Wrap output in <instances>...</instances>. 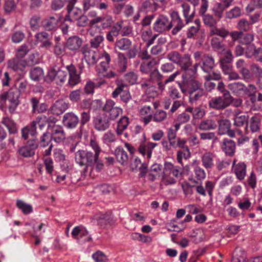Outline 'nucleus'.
Segmentation results:
<instances>
[{
  "instance_id": "nucleus-1",
  "label": "nucleus",
  "mask_w": 262,
  "mask_h": 262,
  "mask_svg": "<svg viewBox=\"0 0 262 262\" xmlns=\"http://www.w3.org/2000/svg\"><path fill=\"white\" fill-rule=\"evenodd\" d=\"M97 158L93 152L87 150H79L75 154L76 163L80 167H85L82 172L84 176L86 175L89 167L93 166L94 161Z\"/></svg>"
},
{
  "instance_id": "nucleus-2",
  "label": "nucleus",
  "mask_w": 262,
  "mask_h": 262,
  "mask_svg": "<svg viewBox=\"0 0 262 262\" xmlns=\"http://www.w3.org/2000/svg\"><path fill=\"white\" fill-rule=\"evenodd\" d=\"M196 75L183 74L179 86L183 94L193 92L203 87L202 83L195 79Z\"/></svg>"
},
{
  "instance_id": "nucleus-3",
  "label": "nucleus",
  "mask_w": 262,
  "mask_h": 262,
  "mask_svg": "<svg viewBox=\"0 0 262 262\" xmlns=\"http://www.w3.org/2000/svg\"><path fill=\"white\" fill-rule=\"evenodd\" d=\"M229 90L235 96L242 97L248 96H254L256 92V87L253 84H249L247 86L241 82H234L228 85Z\"/></svg>"
},
{
  "instance_id": "nucleus-4",
  "label": "nucleus",
  "mask_w": 262,
  "mask_h": 262,
  "mask_svg": "<svg viewBox=\"0 0 262 262\" xmlns=\"http://www.w3.org/2000/svg\"><path fill=\"white\" fill-rule=\"evenodd\" d=\"M194 59L198 61L195 64L200 66L203 71L205 73L211 72L215 67V59L210 54H204L200 51H197L193 54Z\"/></svg>"
},
{
  "instance_id": "nucleus-5",
  "label": "nucleus",
  "mask_w": 262,
  "mask_h": 262,
  "mask_svg": "<svg viewBox=\"0 0 262 262\" xmlns=\"http://www.w3.org/2000/svg\"><path fill=\"white\" fill-rule=\"evenodd\" d=\"M183 170L178 166H175L170 162H165L164 163L163 181L166 185H171L176 183V180L174 178L168 177L172 175L176 178L182 176Z\"/></svg>"
},
{
  "instance_id": "nucleus-6",
  "label": "nucleus",
  "mask_w": 262,
  "mask_h": 262,
  "mask_svg": "<svg viewBox=\"0 0 262 262\" xmlns=\"http://www.w3.org/2000/svg\"><path fill=\"white\" fill-rule=\"evenodd\" d=\"M20 95L19 91L16 88H13L1 96V98L2 100H7L9 101L10 104L8 106V110L11 114L14 112L19 103V98Z\"/></svg>"
},
{
  "instance_id": "nucleus-7",
  "label": "nucleus",
  "mask_w": 262,
  "mask_h": 262,
  "mask_svg": "<svg viewBox=\"0 0 262 262\" xmlns=\"http://www.w3.org/2000/svg\"><path fill=\"white\" fill-rule=\"evenodd\" d=\"M104 115L110 120L114 121L123 113L122 109L116 105V103L112 99H107L102 106Z\"/></svg>"
},
{
  "instance_id": "nucleus-8",
  "label": "nucleus",
  "mask_w": 262,
  "mask_h": 262,
  "mask_svg": "<svg viewBox=\"0 0 262 262\" xmlns=\"http://www.w3.org/2000/svg\"><path fill=\"white\" fill-rule=\"evenodd\" d=\"M192 63L190 55L185 54L181 56L177 65L184 71L183 74L197 75L198 64L195 63L192 66Z\"/></svg>"
},
{
  "instance_id": "nucleus-9",
  "label": "nucleus",
  "mask_w": 262,
  "mask_h": 262,
  "mask_svg": "<svg viewBox=\"0 0 262 262\" xmlns=\"http://www.w3.org/2000/svg\"><path fill=\"white\" fill-rule=\"evenodd\" d=\"M261 124V116L257 113L248 119L244 128L245 135L258 133L260 131Z\"/></svg>"
},
{
  "instance_id": "nucleus-10",
  "label": "nucleus",
  "mask_w": 262,
  "mask_h": 262,
  "mask_svg": "<svg viewBox=\"0 0 262 262\" xmlns=\"http://www.w3.org/2000/svg\"><path fill=\"white\" fill-rule=\"evenodd\" d=\"M152 27L155 32L163 33L171 30L172 24L166 15L160 14L156 18Z\"/></svg>"
},
{
  "instance_id": "nucleus-11",
  "label": "nucleus",
  "mask_w": 262,
  "mask_h": 262,
  "mask_svg": "<svg viewBox=\"0 0 262 262\" xmlns=\"http://www.w3.org/2000/svg\"><path fill=\"white\" fill-rule=\"evenodd\" d=\"M80 52L83 55L82 59L86 62L89 67L94 66L100 59V56L98 53L88 45L83 46L80 50Z\"/></svg>"
},
{
  "instance_id": "nucleus-12",
  "label": "nucleus",
  "mask_w": 262,
  "mask_h": 262,
  "mask_svg": "<svg viewBox=\"0 0 262 262\" xmlns=\"http://www.w3.org/2000/svg\"><path fill=\"white\" fill-rule=\"evenodd\" d=\"M67 73L59 68L55 66L50 70L47 75V80L49 81L55 80L58 84H61L65 82Z\"/></svg>"
},
{
  "instance_id": "nucleus-13",
  "label": "nucleus",
  "mask_w": 262,
  "mask_h": 262,
  "mask_svg": "<svg viewBox=\"0 0 262 262\" xmlns=\"http://www.w3.org/2000/svg\"><path fill=\"white\" fill-rule=\"evenodd\" d=\"M71 235L74 239L84 243L92 240L91 235L89 234L88 230L82 225L75 226L72 231Z\"/></svg>"
},
{
  "instance_id": "nucleus-14",
  "label": "nucleus",
  "mask_w": 262,
  "mask_h": 262,
  "mask_svg": "<svg viewBox=\"0 0 262 262\" xmlns=\"http://www.w3.org/2000/svg\"><path fill=\"white\" fill-rule=\"evenodd\" d=\"M83 10L86 12L92 8L96 7L101 11H107L109 8V3L102 0H83Z\"/></svg>"
},
{
  "instance_id": "nucleus-15",
  "label": "nucleus",
  "mask_w": 262,
  "mask_h": 262,
  "mask_svg": "<svg viewBox=\"0 0 262 262\" xmlns=\"http://www.w3.org/2000/svg\"><path fill=\"white\" fill-rule=\"evenodd\" d=\"M235 67L244 81L249 82L253 79V75L250 70L247 68V63L245 60H237L235 63Z\"/></svg>"
},
{
  "instance_id": "nucleus-16",
  "label": "nucleus",
  "mask_w": 262,
  "mask_h": 262,
  "mask_svg": "<svg viewBox=\"0 0 262 262\" xmlns=\"http://www.w3.org/2000/svg\"><path fill=\"white\" fill-rule=\"evenodd\" d=\"M232 170L239 181L245 179L247 174V165L244 162H238L234 159L232 162Z\"/></svg>"
},
{
  "instance_id": "nucleus-17",
  "label": "nucleus",
  "mask_w": 262,
  "mask_h": 262,
  "mask_svg": "<svg viewBox=\"0 0 262 262\" xmlns=\"http://www.w3.org/2000/svg\"><path fill=\"white\" fill-rule=\"evenodd\" d=\"M94 128L98 131H104L110 126V120L104 115L99 114L93 118Z\"/></svg>"
},
{
  "instance_id": "nucleus-18",
  "label": "nucleus",
  "mask_w": 262,
  "mask_h": 262,
  "mask_svg": "<svg viewBox=\"0 0 262 262\" xmlns=\"http://www.w3.org/2000/svg\"><path fill=\"white\" fill-rule=\"evenodd\" d=\"M38 146V144L36 140H30L27 145L18 148V152L24 157H30L34 155L35 150Z\"/></svg>"
},
{
  "instance_id": "nucleus-19",
  "label": "nucleus",
  "mask_w": 262,
  "mask_h": 262,
  "mask_svg": "<svg viewBox=\"0 0 262 262\" xmlns=\"http://www.w3.org/2000/svg\"><path fill=\"white\" fill-rule=\"evenodd\" d=\"M125 87L126 86L124 84H118L112 94V97L116 98L120 95L121 100L127 103L132 99V96L129 91L124 90Z\"/></svg>"
},
{
  "instance_id": "nucleus-20",
  "label": "nucleus",
  "mask_w": 262,
  "mask_h": 262,
  "mask_svg": "<svg viewBox=\"0 0 262 262\" xmlns=\"http://www.w3.org/2000/svg\"><path fill=\"white\" fill-rule=\"evenodd\" d=\"M216 155L211 151H206L201 157V160L203 166L206 169H212L214 165V162L216 159Z\"/></svg>"
},
{
  "instance_id": "nucleus-21",
  "label": "nucleus",
  "mask_w": 262,
  "mask_h": 262,
  "mask_svg": "<svg viewBox=\"0 0 262 262\" xmlns=\"http://www.w3.org/2000/svg\"><path fill=\"white\" fill-rule=\"evenodd\" d=\"M170 17L171 20L170 21L171 22L172 27L173 26L174 27L172 30L171 33L173 35L177 34L184 27V24L181 18L179 13L177 11H172L170 13Z\"/></svg>"
},
{
  "instance_id": "nucleus-22",
  "label": "nucleus",
  "mask_w": 262,
  "mask_h": 262,
  "mask_svg": "<svg viewBox=\"0 0 262 262\" xmlns=\"http://www.w3.org/2000/svg\"><path fill=\"white\" fill-rule=\"evenodd\" d=\"M66 69L69 75L68 85L73 87L80 82V74L78 73L76 67L72 64L67 66Z\"/></svg>"
},
{
  "instance_id": "nucleus-23",
  "label": "nucleus",
  "mask_w": 262,
  "mask_h": 262,
  "mask_svg": "<svg viewBox=\"0 0 262 262\" xmlns=\"http://www.w3.org/2000/svg\"><path fill=\"white\" fill-rule=\"evenodd\" d=\"M28 66V62L25 59L17 57L12 58L8 61V67L14 71H23Z\"/></svg>"
},
{
  "instance_id": "nucleus-24",
  "label": "nucleus",
  "mask_w": 262,
  "mask_h": 262,
  "mask_svg": "<svg viewBox=\"0 0 262 262\" xmlns=\"http://www.w3.org/2000/svg\"><path fill=\"white\" fill-rule=\"evenodd\" d=\"M60 22V18L57 16H52L45 19L42 22V26L46 31L56 30Z\"/></svg>"
},
{
  "instance_id": "nucleus-25",
  "label": "nucleus",
  "mask_w": 262,
  "mask_h": 262,
  "mask_svg": "<svg viewBox=\"0 0 262 262\" xmlns=\"http://www.w3.org/2000/svg\"><path fill=\"white\" fill-rule=\"evenodd\" d=\"M51 137L52 139L56 143L62 142L66 138L62 127L58 125H54L51 128Z\"/></svg>"
},
{
  "instance_id": "nucleus-26",
  "label": "nucleus",
  "mask_w": 262,
  "mask_h": 262,
  "mask_svg": "<svg viewBox=\"0 0 262 262\" xmlns=\"http://www.w3.org/2000/svg\"><path fill=\"white\" fill-rule=\"evenodd\" d=\"M79 121L78 117L73 113H67L63 117V125L68 128L71 129L76 127Z\"/></svg>"
},
{
  "instance_id": "nucleus-27",
  "label": "nucleus",
  "mask_w": 262,
  "mask_h": 262,
  "mask_svg": "<svg viewBox=\"0 0 262 262\" xmlns=\"http://www.w3.org/2000/svg\"><path fill=\"white\" fill-rule=\"evenodd\" d=\"M49 34L46 32L37 33L35 35L37 43H40V47L48 50L50 48L52 42L49 39Z\"/></svg>"
},
{
  "instance_id": "nucleus-28",
  "label": "nucleus",
  "mask_w": 262,
  "mask_h": 262,
  "mask_svg": "<svg viewBox=\"0 0 262 262\" xmlns=\"http://www.w3.org/2000/svg\"><path fill=\"white\" fill-rule=\"evenodd\" d=\"M69 104L63 99L58 100L52 106L51 110L53 114L60 115L68 108Z\"/></svg>"
},
{
  "instance_id": "nucleus-29",
  "label": "nucleus",
  "mask_w": 262,
  "mask_h": 262,
  "mask_svg": "<svg viewBox=\"0 0 262 262\" xmlns=\"http://www.w3.org/2000/svg\"><path fill=\"white\" fill-rule=\"evenodd\" d=\"M191 166L195 178L198 181H202L206 177L205 170L200 166V162L197 160H193L191 163Z\"/></svg>"
},
{
  "instance_id": "nucleus-30",
  "label": "nucleus",
  "mask_w": 262,
  "mask_h": 262,
  "mask_svg": "<svg viewBox=\"0 0 262 262\" xmlns=\"http://www.w3.org/2000/svg\"><path fill=\"white\" fill-rule=\"evenodd\" d=\"M131 168L133 170L139 171V176L143 177L147 173V165L142 163L138 157H135L131 163Z\"/></svg>"
},
{
  "instance_id": "nucleus-31",
  "label": "nucleus",
  "mask_w": 262,
  "mask_h": 262,
  "mask_svg": "<svg viewBox=\"0 0 262 262\" xmlns=\"http://www.w3.org/2000/svg\"><path fill=\"white\" fill-rule=\"evenodd\" d=\"M208 104L210 107L217 110L224 109L229 105V103L220 96L212 98Z\"/></svg>"
},
{
  "instance_id": "nucleus-32",
  "label": "nucleus",
  "mask_w": 262,
  "mask_h": 262,
  "mask_svg": "<svg viewBox=\"0 0 262 262\" xmlns=\"http://www.w3.org/2000/svg\"><path fill=\"white\" fill-rule=\"evenodd\" d=\"M114 155L117 162L122 165L127 164L128 155L121 146L117 147L114 150Z\"/></svg>"
},
{
  "instance_id": "nucleus-33",
  "label": "nucleus",
  "mask_w": 262,
  "mask_h": 262,
  "mask_svg": "<svg viewBox=\"0 0 262 262\" xmlns=\"http://www.w3.org/2000/svg\"><path fill=\"white\" fill-rule=\"evenodd\" d=\"M157 145V143L148 142L140 145L138 151L143 157H146L147 159H150L153 149Z\"/></svg>"
},
{
  "instance_id": "nucleus-34",
  "label": "nucleus",
  "mask_w": 262,
  "mask_h": 262,
  "mask_svg": "<svg viewBox=\"0 0 262 262\" xmlns=\"http://www.w3.org/2000/svg\"><path fill=\"white\" fill-rule=\"evenodd\" d=\"M82 43V40L77 36H73L68 38L66 46L70 50L76 51L78 50Z\"/></svg>"
},
{
  "instance_id": "nucleus-35",
  "label": "nucleus",
  "mask_w": 262,
  "mask_h": 262,
  "mask_svg": "<svg viewBox=\"0 0 262 262\" xmlns=\"http://www.w3.org/2000/svg\"><path fill=\"white\" fill-rule=\"evenodd\" d=\"M211 46L214 51L219 54H223L227 49L226 45L217 37H213L210 41Z\"/></svg>"
},
{
  "instance_id": "nucleus-36",
  "label": "nucleus",
  "mask_w": 262,
  "mask_h": 262,
  "mask_svg": "<svg viewBox=\"0 0 262 262\" xmlns=\"http://www.w3.org/2000/svg\"><path fill=\"white\" fill-rule=\"evenodd\" d=\"M158 63L155 58H152L149 61L142 62L140 66V71L143 74H150L155 69V67Z\"/></svg>"
},
{
  "instance_id": "nucleus-37",
  "label": "nucleus",
  "mask_w": 262,
  "mask_h": 262,
  "mask_svg": "<svg viewBox=\"0 0 262 262\" xmlns=\"http://www.w3.org/2000/svg\"><path fill=\"white\" fill-rule=\"evenodd\" d=\"M108 65L109 64H106L104 61H101L98 70V73L105 78L109 79L114 78L116 76V73L112 70L107 71Z\"/></svg>"
},
{
  "instance_id": "nucleus-38",
  "label": "nucleus",
  "mask_w": 262,
  "mask_h": 262,
  "mask_svg": "<svg viewBox=\"0 0 262 262\" xmlns=\"http://www.w3.org/2000/svg\"><path fill=\"white\" fill-rule=\"evenodd\" d=\"M221 146L226 155L229 156H232L234 155L235 150V143L232 140L224 139Z\"/></svg>"
},
{
  "instance_id": "nucleus-39",
  "label": "nucleus",
  "mask_w": 262,
  "mask_h": 262,
  "mask_svg": "<svg viewBox=\"0 0 262 262\" xmlns=\"http://www.w3.org/2000/svg\"><path fill=\"white\" fill-rule=\"evenodd\" d=\"M157 36V34H153L151 29L144 30L141 33V38L144 42H146V46L147 48L153 44Z\"/></svg>"
},
{
  "instance_id": "nucleus-40",
  "label": "nucleus",
  "mask_w": 262,
  "mask_h": 262,
  "mask_svg": "<svg viewBox=\"0 0 262 262\" xmlns=\"http://www.w3.org/2000/svg\"><path fill=\"white\" fill-rule=\"evenodd\" d=\"M186 112L192 114V117L195 119H201L205 115V110L201 106L195 108L189 106L186 108Z\"/></svg>"
},
{
  "instance_id": "nucleus-41",
  "label": "nucleus",
  "mask_w": 262,
  "mask_h": 262,
  "mask_svg": "<svg viewBox=\"0 0 262 262\" xmlns=\"http://www.w3.org/2000/svg\"><path fill=\"white\" fill-rule=\"evenodd\" d=\"M94 22H95L96 25L100 23V28L101 27L102 29H105L112 27L113 24V20L112 16L107 15L97 17Z\"/></svg>"
},
{
  "instance_id": "nucleus-42",
  "label": "nucleus",
  "mask_w": 262,
  "mask_h": 262,
  "mask_svg": "<svg viewBox=\"0 0 262 262\" xmlns=\"http://www.w3.org/2000/svg\"><path fill=\"white\" fill-rule=\"evenodd\" d=\"M129 124L128 118L126 116H122L117 122V125L115 129L118 136L122 135L123 132L127 128Z\"/></svg>"
},
{
  "instance_id": "nucleus-43",
  "label": "nucleus",
  "mask_w": 262,
  "mask_h": 262,
  "mask_svg": "<svg viewBox=\"0 0 262 262\" xmlns=\"http://www.w3.org/2000/svg\"><path fill=\"white\" fill-rule=\"evenodd\" d=\"M132 46V41L127 38H122L116 40L115 47L121 51L128 50Z\"/></svg>"
},
{
  "instance_id": "nucleus-44",
  "label": "nucleus",
  "mask_w": 262,
  "mask_h": 262,
  "mask_svg": "<svg viewBox=\"0 0 262 262\" xmlns=\"http://www.w3.org/2000/svg\"><path fill=\"white\" fill-rule=\"evenodd\" d=\"M217 125L215 121L212 119H206L201 121L199 125V129L201 130H213Z\"/></svg>"
},
{
  "instance_id": "nucleus-45",
  "label": "nucleus",
  "mask_w": 262,
  "mask_h": 262,
  "mask_svg": "<svg viewBox=\"0 0 262 262\" xmlns=\"http://www.w3.org/2000/svg\"><path fill=\"white\" fill-rule=\"evenodd\" d=\"M140 11L148 12H154L158 9V7L156 4H155L150 0H146L143 2L140 7Z\"/></svg>"
},
{
  "instance_id": "nucleus-46",
  "label": "nucleus",
  "mask_w": 262,
  "mask_h": 262,
  "mask_svg": "<svg viewBox=\"0 0 262 262\" xmlns=\"http://www.w3.org/2000/svg\"><path fill=\"white\" fill-rule=\"evenodd\" d=\"M182 8L183 9V14L185 18V21L187 24L191 21L195 14L194 10L191 11L190 6L187 3H183L182 4Z\"/></svg>"
},
{
  "instance_id": "nucleus-47",
  "label": "nucleus",
  "mask_w": 262,
  "mask_h": 262,
  "mask_svg": "<svg viewBox=\"0 0 262 262\" xmlns=\"http://www.w3.org/2000/svg\"><path fill=\"white\" fill-rule=\"evenodd\" d=\"M163 78V76L160 73L158 69L155 68L152 72L149 74L148 79L154 83L155 86L156 84H158L159 86L161 85V81Z\"/></svg>"
},
{
  "instance_id": "nucleus-48",
  "label": "nucleus",
  "mask_w": 262,
  "mask_h": 262,
  "mask_svg": "<svg viewBox=\"0 0 262 262\" xmlns=\"http://www.w3.org/2000/svg\"><path fill=\"white\" fill-rule=\"evenodd\" d=\"M218 134L220 135L226 134L231 127L230 121L228 119H222L218 121Z\"/></svg>"
},
{
  "instance_id": "nucleus-49",
  "label": "nucleus",
  "mask_w": 262,
  "mask_h": 262,
  "mask_svg": "<svg viewBox=\"0 0 262 262\" xmlns=\"http://www.w3.org/2000/svg\"><path fill=\"white\" fill-rule=\"evenodd\" d=\"M30 78L33 81H39L43 77L44 73L42 68L36 67L32 68L29 73Z\"/></svg>"
},
{
  "instance_id": "nucleus-50",
  "label": "nucleus",
  "mask_w": 262,
  "mask_h": 262,
  "mask_svg": "<svg viewBox=\"0 0 262 262\" xmlns=\"http://www.w3.org/2000/svg\"><path fill=\"white\" fill-rule=\"evenodd\" d=\"M205 94V90L203 88L189 94V102L191 104H195Z\"/></svg>"
},
{
  "instance_id": "nucleus-51",
  "label": "nucleus",
  "mask_w": 262,
  "mask_h": 262,
  "mask_svg": "<svg viewBox=\"0 0 262 262\" xmlns=\"http://www.w3.org/2000/svg\"><path fill=\"white\" fill-rule=\"evenodd\" d=\"M226 9L227 8L225 7L221 3H216L211 10L214 17L220 20L223 17V13Z\"/></svg>"
},
{
  "instance_id": "nucleus-52",
  "label": "nucleus",
  "mask_w": 262,
  "mask_h": 262,
  "mask_svg": "<svg viewBox=\"0 0 262 262\" xmlns=\"http://www.w3.org/2000/svg\"><path fill=\"white\" fill-rule=\"evenodd\" d=\"M211 35H217L223 38H225L229 35V31L224 27L217 28L215 26L210 31Z\"/></svg>"
},
{
  "instance_id": "nucleus-53",
  "label": "nucleus",
  "mask_w": 262,
  "mask_h": 262,
  "mask_svg": "<svg viewBox=\"0 0 262 262\" xmlns=\"http://www.w3.org/2000/svg\"><path fill=\"white\" fill-rule=\"evenodd\" d=\"M16 207L25 214H28L33 211V208L30 204L20 200H16Z\"/></svg>"
},
{
  "instance_id": "nucleus-54",
  "label": "nucleus",
  "mask_w": 262,
  "mask_h": 262,
  "mask_svg": "<svg viewBox=\"0 0 262 262\" xmlns=\"http://www.w3.org/2000/svg\"><path fill=\"white\" fill-rule=\"evenodd\" d=\"M117 56L119 70L120 72H124L127 69V57L124 53L121 52H118Z\"/></svg>"
},
{
  "instance_id": "nucleus-55",
  "label": "nucleus",
  "mask_w": 262,
  "mask_h": 262,
  "mask_svg": "<svg viewBox=\"0 0 262 262\" xmlns=\"http://www.w3.org/2000/svg\"><path fill=\"white\" fill-rule=\"evenodd\" d=\"M252 28V24L245 18H241L237 22V28L242 33L250 31Z\"/></svg>"
},
{
  "instance_id": "nucleus-56",
  "label": "nucleus",
  "mask_w": 262,
  "mask_h": 262,
  "mask_svg": "<svg viewBox=\"0 0 262 262\" xmlns=\"http://www.w3.org/2000/svg\"><path fill=\"white\" fill-rule=\"evenodd\" d=\"M167 139L172 148H176L178 142L176 131L172 128H169L167 130Z\"/></svg>"
},
{
  "instance_id": "nucleus-57",
  "label": "nucleus",
  "mask_w": 262,
  "mask_h": 262,
  "mask_svg": "<svg viewBox=\"0 0 262 262\" xmlns=\"http://www.w3.org/2000/svg\"><path fill=\"white\" fill-rule=\"evenodd\" d=\"M190 157V150L188 146H186L185 148L182 149L177 152V160L178 163L182 164L183 159L187 160Z\"/></svg>"
},
{
  "instance_id": "nucleus-58",
  "label": "nucleus",
  "mask_w": 262,
  "mask_h": 262,
  "mask_svg": "<svg viewBox=\"0 0 262 262\" xmlns=\"http://www.w3.org/2000/svg\"><path fill=\"white\" fill-rule=\"evenodd\" d=\"M2 123L7 128L10 134H15L17 132L16 124L12 120L9 118H5L2 121Z\"/></svg>"
},
{
  "instance_id": "nucleus-59",
  "label": "nucleus",
  "mask_w": 262,
  "mask_h": 262,
  "mask_svg": "<svg viewBox=\"0 0 262 262\" xmlns=\"http://www.w3.org/2000/svg\"><path fill=\"white\" fill-rule=\"evenodd\" d=\"M215 17L210 14H207L203 16V20L204 24L211 28L216 26L218 19L217 20Z\"/></svg>"
},
{
  "instance_id": "nucleus-60",
  "label": "nucleus",
  "mask_w": 262,
  "mask_h": 262,
  "mask_svg": "<svg viewBox=\"0 0 262 262\" xmlns=\"http://www.w3.org/2000/svg\"><path fill=\"white\" fill-rule=\"evenodd\" d=\"M124 78L125 81L129 84L133 85L137 83L138 76L136 73L133 71H129L124 75Z\"/></svg>"
},
{
  "instance_id": "nucleus-61",
  "label": "nucleus",
  "mask_w": 262,
  "mask_h": 262,
  "mask_svg": "<svg viewBox=\"0 0 262 262\" xmlns=\"http://www.w3.org/2000/svg\"><path fill=\"white\" fill-rule=\"evenodd\" d=\"M16 6L17 3L14 0H6L4 5V11L9 14L15 10Z\"/></svg>"
},
{
  "instance_id": "nucleus-62",
  "label": "nucleus",
  "mask_w": 262,
  "mask_h": 262,
  "mask_svg": "<svg viewBox=\"0 0 262 262\" xmlns=\"http://www.w3.org/2000/svg\"><path fill=\"white\" fill-rule=\"evenodd\" d=\"M183 191L185 195H191L195 190V186L191 185L187 181H184L181 184Z\"/></svg>"
},
{
  "instance_id": "nucleus-63",
  "label": "nucleus",
  "mask_w": 262,
  "mask_h": 262,
  "mask_svg": "<svg viewBox=\"0 0 262 262\" xmlns=\"http://www.w3.org/2000/svg\"><path fill=\"white\" fill-rule=\"evenodd\" d=\"M248 119L249 117L247 115H236L234 118L233 124L237 127L243 126L245 124H247Z\"/></svg>"
},
{
  "instance_id": "nucleus-64",
  "label": "nucleus",
  "mask_w": 262,
  "mask_h": 262,
  "mask_svg": "<svg viewBox=\"0 0 262 262\" xmlns=\"http://www.w3.org/2000/svg\"><path fill=\"white\" fill-rule=\"evenodd\" d=\"M231 161L230 160L220 159L217 157L215 159L216 168L219 171L226 168L230 165Z\"/></svg>"
}]
</instances>
